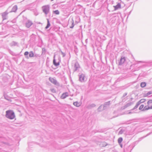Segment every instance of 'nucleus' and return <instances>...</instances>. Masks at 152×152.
<instances>
[{
  "label": "nucleus",
  "mask_w": 152,
  "mask_h": 152,
  "mask_svg": "<svg viewBox=\"0 0 152 152\" xmlns=\"http://www.w3.org/2000/svg\"><path fill=\"white\" fill-rule=\"evenodd\" d=\"M5 116L6 118L10 119H13L15 117L14 113L11 110L7 111Z\"/></svg>",
  "instance_id": "obj_1"
},
{
  "label": "nucleus",
  "mask_w": 152,
  "mask_h": 152,
  "mask_svg": "<svg viewBox=\"0 0 152 152\" xmlns=\"http://www.w3.org/2000/svg\"><path fill=\"white\" fill-rule=\"evenodd\" d=\"M42 11L45 14L47 15L49 12L50 11V6L49 5L43 6L42 7Z\"/></svg>",
  "instance_id": "obj_2"
},
{
  "label": "nucleus",
  "mask_w": 152,
  "mask_h": 152,
  "mask_svg": "<svg viewBox=\"0 0 152 152\" xmlns=\"http://www.w3.org/2000/svg\"><path fill=\"white\" fill-rule=\"evenodd\" d=\"M49 80L51 83L54 84V85L57 86H59L60 85L59 83L57 82L56 79L50 77L49 78Z\"/></svg>",
  "instance_id": "obj_3"
},
{
  "label": "nucleus",
  "mask_w": 152,
  "mask_h": 152,
  "mask_svg": "<svg viewBox=\"0 0 152 152\" xmlns=\"http://www.w3.org/2000/svg\"><path fill=\"white\" fill-rule=\"evenodd\" d=\"M33 24L32 21L30 20H28L26 23V26L28 28H29Z\"/></svg>",
  "instance_id": "obj_4"
},
{
  "label": "nucleus",
  "mask_w": 152,
  "mask_h": 152,
  "mask_svg": "<svg viewBox=\"0 0 152 152\" xmlns=\"http://www.w3.org/2000/svg\"><path fill=\"white\" fill-rule=\"evenodd\" d=\"M80 68V66L78 63L77 62H75L74 66V71L75 72L78 70Z\"/></svg>",
  "instance_id": "obj_5"
},
{
  "label": "nucleus",
  "mask_w": 152,
  "mask_h": 152,
  "mask_svg": "<svg viewBox=\"0 0 152 152\" xmlns=\"http://www.w3.org/2000/svg\"><path fill=\"white\" fill-rule=\"evenodd\" d=\"M79 80L81 82L84 81L85 75L84 74H82L79 75Z\"/></svg>",
  "instance_id": "obj_6"
},
{
  "label": "nucleus",
  "mask_w": 152,
  "mask_h": 152,
  "mask_svg": "<svg viewBox=\"0 0 152 152\" xmlns=\"http://www.w3.org/2000/svg\"><path fill=\"white\" fill-rule=\"evenodd\" d=\"M133 103L132 102H129L126 104L124 106L121 108L122 109L124 110L126 108L130 106L133 104Z\"/></svg>",
  "instance_id": "obj_7"
},
{
  "label": "nucleus",
  "mask_w": 152,
  "mask_h": 152,
  "mask_svg": "<svg viewBox=\"0 0 152 152\" xmlns=\"http://www.w3.org/2000/svg\"><path fill=\"white\" fill-rule=\"evenodd\" d=\"M125 61V57H121L119 62V65L123 64Z\"/></svg>",
  "instance_id": "obj_8"
},
{
  "label": "nucleus",
  "mask_w": 152,
  "mask_h": 152,
  "mask_svg": "<svg viewBox=\"0 0 152 152\" xmlns=\"http://www.w3.org/2000/svg\"><path fill=\"white\" fill-rule=\"evenodd\" d=\"M8 14V13L7 11H6L2 13V16L3 20L7 19L6 16Z\"/></svg>",
  "instance_id": "obj_9"
},
{
  "label": "nucleus",
  "mask_w": 152,
  "mask_h": 152,
  "mask_svg": "<svg viewBox=\"0 0 152 152\" xmlns=\"http://www.w3.org/2000/svg\"><path fill=\"white\" fill-rule=\"evenodd\" d=\"M114 8V10H116L119 9H120L121 7V4L120 3H118L116 6H113Z\"/></svg>",
  "instance_id": "obj_10"
},
{
  "label": "nucleus",
  "mask_w": 152,
  "mask_h": 152,
  "mask_svg": "<svg viewBox=\"0 0 152 152\" xmlns=\"http://www.w3.org/2000/svg\"><path fill=\"white\" fill-rule=\"evenodd\" d=\"M68 96V93L66 92L64 93H63L62 95L61 96V98L62 99H64L66 97Z\"/></svg>",
  "instance_id": "obj_11"
},
{
  "label": "nucleus",
  "mask_w": 152,
  "mask_h": 152,
  "mask_svg": "<svg viewBox=\"0 0 152 152\" xmlns=\"http://www.w3.org/2000/svg\"><path fill=\"white\" fill-rule=\"evenodd\" d=\"M55 56H54V59L53 60V64L54 65H55L56 66H58L59 65L60 62L59 61H58L57 62H56V60L55 59Z\"/></svg>",
  "instance_id": "obj_12"
},
{
  "label": "nucleus",
  "mask_w": 152,
  "mask_h": 152,
  "mask_svg": "<svg viewBox=\"0 0 152 152\" xmlns=\"http://www.w3.org/2000/svg\"><path fill=\"white\" fill-rule=\"evenodd\" d=\"M18 9L17 5H15L12 7L11 12H15Z\"/></svg>",
  "instance_id": "obj_13"
},
{
  "label": "nucleus",
  "mask_w": 152,
  "mask_h": 152,
  "mask_svg": "<svg viewBox=\"0 0 152 152\" xmlns=\"http://www.w3.org/2000/svg\"><path fill=\"white\" fill-rule=\"evenodd\" d=\"M73 104L75 106L77 107H79L80 106V104L78 102H75L73 103Z\"/></svg>",
  "instance_id": "obj_14"
},
{
  "label": "nucleus",
  "mask_w": 152,
  "mask_h": 152,
  "mask_svg": "<svg viewBox=\"0 0 152 152\" xmlns=\"http://www.w3.org/2000/svg\"><path fill=\"white\" fill-rule=\"evenodd\" d=\"M47 24L46 27H45V28L46 29H48L50 26V22L49 21V20L48 19H47Z\"/></svg>",
  "instance_id": "obj_15"
},
{
  "label": "nucleus",
  "mask_w": 152,
  "mask_h": 152,
  "mask_svg": "<svg viewBox=\"0 0 152 152\" xmlns=\"http://www.w3.org/2000/svg\"><path fill=\"white\" fill-rule=\"evenodd\" d=\"M71 23H72V26L70 27V28H73L74 26H75V24L74 23V21L73 18L72 19V20L71 21Z\"/></svg>",
  "instance_id": "obj_16"
},
{
  "label": "nucleus",
  "mask_w": 152,
  "mask_h": 152,
  "mask_svg": "<svg viewBox=\"0 0 152 152\" xmlns=\"http://www.w3.org/2000/svg\"><path fill=\"white\" fill-rule=\"evenodd\" d=\"M29 56L30 57H32L34 56V55L32 51H31L29 52Z\"/></svg>",
  "instance_id": "obj_17"
},
{
  "label": "nucleus",
  "mask_w": 152,
  "mask_h": 152,
  "mask_svg": "<svg viewBox=\"0 0 152 152\" xmlns=\"http://www.w3.org/2000/svg\"><path fill=\"white\" fill-rule=\"evenodd\" d=\"M110 104V101H108V102H105L104 104V106H103L104 109H105V107H106L107 105H109Z\"/></svg>",
  "instance_id": "obj_18"
},
{
  "label": "nucleus",
  "mask_w": 152,
  "mask_h": 152,
  "mask_svg": "<svg viewBox=\"0 0 152 152\" xmlns=\"http://www.w3.org/2000/svg\"><path fill=\"white\" fill-rule=\"evenodd\" d=\"M4 98L7 100L10 101V98L7 95H4Z\"/></svg>",
  "instance_id": "obj_19"
},
{
  "label": "nucleus",
  "mask_w": 152,
  "mask_h": 152,
  "mask_svg": "<svg viewBox=\"0 0 152 152\" xmlns=\"http://www.w3.org/2000/svg\"><path fill=\"white\" fill-rule=\"evenodd\" d=\"M29 53L28 51L25 52L24 53V55L25 56V57L27 59L29 58V57L28 56Z\"/></svg>",
  "instance_id": "obj_20"
},
{
  "label": "nucleus",
  "mask_w": 152,
  "mask_h": 152,
  "mask_svg": "<svg viewBox=\"0 0 152 152\" xmlns=\"http://www.w3.org/2000/svg\"><path fill=\"white\" fill-rule=\"evenodd\" d=\"M146 85V83L145 82H142L140 84V86L141 87L143 88L145 87Z\"/></svg>",
  "instance_id": "obj_21"
},
{
  "label": "nucleus",
  "mask_w": 152,
  "mask_h": 152,
  "mask_svg": "<svg viewBox=\"0 0 152 152\" xmlns=\"http://www.w3.org/2000/svg\"><path fill=\"white\" fill-rule=\"evenodd\" d=\"M152 94V92L151 91H149L147 93L145 94L144 95L145 97L147 96L148 95Z\"/></svg>",
  "instance_id": "obj_22"
},
{
  "label": "nucleus",
  "mask_w": 152,
  "mask_h": 152,
  "mask_svg": "<svg viewBox=\"0 0 152 152\" xmlns=\"http://www.w3.org/2000/svg\"><path fill=\"white\" fill-rule=\"evenodd\" d=\"M145 99H142L138 102L137 103H139V104H140L145 102Z\"/></svg>",
  "instance_id": "obj_23"
},
{
  "label": "nucleus",
  "mask_w": 152,
  "mask_h": 152,
  "mask_svg": "<svg viewBox=\"0 0 152 152\" xmlns=\"http://www.w3.org/2000/svg\"><path fill=\"white\" fill-rule=\"evenodd\" d=\"M123 140V139L122 137H119L118 139V142L119 144Z\"/></svg>",
  "instance_id": "obj_24"
},
{
  "label": "nucleus",
  "mask_w": 152,
  "mask_h": 152,
  "mask_svg": "<svg viewBox=\"0 0 152 152\" xmlns=\"http://www.w3.org/2000/svg\"><path fill=\"white\" fill-rule=\"evenodd\" d=\"M139 105H140L139 103L137 102V103L136 105L134 106V107L132 109V110H134L136 109V108H137Z\"/></svg>",
  "instance_id": "obj_25"
},
{
  "label": "nucleus",
  "mask_w": 152,
  "mask_h": 152,
  "mask_svg": "<svg viewBox=\"0 0 152 152\" xmlns=\"http://www.w3.org/2000/svg\"><path fill=\"white\" fill-rule=\"evenodd\" d=\"M102 105H101L100 106L98 109V111H101L103 109H101L102 107Z\"/></svg>",
  "instance_id": "obj_26"
},
{
  "label": "nucleus",
  "mask_w": 152,
  "mask_h": 152,
  "mask_svg": "<svg viewBox=\"0 0 152 152\" xmlns=\"http://www.w3.org/2000/svg\"><path fill=\"white\" fill-rule=\"evenodd\" d=\"M54 13L56 15H58L59 14V12L58 10H56L53 11Z\"/></svg>",
  "instance_id": "obj_27"
},
{
  "label": "nucleus",
  "mask_w": 152,
  "mask_h": 152,
  "mask_svg": "<svg viewBox=\"0 0 152 152\" xmlns=\"http://www.w3.org/2000/svg\"><path fill=\"white\" fill-rule=\"evenodd\" d=\"M149 109H150V108H149V106H145L144 107V108H143V110H147Z\"/></svg>",
  "instance_id": "obj_28"
},
{
  "label": "nucleus",
  "mask_w": 152,
  "mask_h": 152,
  "mask_svg": "<svg viewBox=\"0 0 152 152\" xmlns=\"http://www.w3.org/2000/svg\"><path fill=\"white\" fill-rule=\"evenodd\" d=\"M17 43L15 42H13L12 43V45H14V46H15L17 45Z\"/></svg>",
  "instance_id": "obj_29"
},
{
  "label": "nucleus",
  "mask_w": 152,
  "mask_h": 152,
  "mask_svg": "<svg viewBox=\"0 0 152 152\" xmlns=\"http://www.w3.org/2000/svg\"><path fill=\"white\" fill-rule=\"evenodd\" d=\"M144 107V105H143V104L141 105L139 108V109L140 110H142L143 108Z\"/></svg>",
  "instance_id": "obj_30"
},
{
  "label": "nucleus",
  "mask_w": 152,
  "mask_h": 152,
  "mask_svg": "<svg viewBox=\"0 0 152 152\" xmlns=\"http://www.w3.org/2000/svg\"><path fill=\"white\" fill-rule=\"evenodd\" d=\"M50 91H51V92L53 93H56V91L55 90L54 88H51L50 89Z\"/></svg>",
  "instance_id": "obj_31"
},
{
  "label": "nucleus",
  "mask_w": 152,
  "mask_h": 152,
  "mask_svg": "<svg viewBox=\"0 0 152 152\" xmlns=\"http://www.w3.org/2000/svg\"><path fill=\"white\" fill-rule=\"evenodd\" d=\"M96 106V105L94 104H92L89 105V106H90V107H94Z\"/></svg>",
  "instance_id": "obj_32"
},
{
  "label": "nucleus",
  "mask_w": 152,
  "mask_h": 152,
  "mask_svg": "<svg viewBox=\"0 0 152 152\" xmlns=\"http://www.w3.org/2000/svg\"><path fill=\"white\" fill-rule=\"evenodd\" d=\"M147 103L148 104H151L152 103V100L151 99L149 100L147 102Z\"/></svg>",
  "instance_id": "obj_33"
},
{
  "label": "nucleus",
  "mask_w": 152,
  "mask_h": 152,
  "mask_svg": "<svg viewBox=\"0 0 152 152\" xmlns=\"http://www.w3.org/2000/svg\"><path fill=\"white\" fill-rule=\"evenodd\" d=\"M151 133H148V134H147V135H146V136H145V137H142V138H141V139H143L144 138V137H147V136H148V135H150V134H151Z\"/></svg>",
  "instance_id": "obj_34"
},
{
  "label": "nucleus",
  "mask_w": 152,
  "mask_h": 152,
  "mask_svg": "<svg viewBox=\"0 0 152 152\" xmlns=\"http://www.w3.org/2000/svg\"><path fill=\"white\" fill-rule=\"evenodd\" d=\"M61 54L63 55V56L64 57L65 56V54L62 51H61Z\"/></svg>",
  "instance_id": "obj_35"
},
{
  "label": "nucleus",
  "mask_w": 152,
  "mask_h": 152,
  "mask_svg": "<svg viewBox=\"0 0 152 152\" xmlns=\"http://www.w3.org/2000/svg\"><path fill=\"white\" fill-rule=\"evenodd\" d=\"M123 132V131L122 130H120L119 132V134H122Z\"/></svg>",
  "instance_id": "obj_36"
},
{
  "label": "nucleus",
  "mask_w": 152,
  "mask_h": 152,
  "mask_svg": "<svg viewBox=\"0 0 152 152\" xmlns=\"http://www.w3.org/2000/svg\"><path fill=\"white\" fill-rule=\"evenodd\" d=\"M127 94V93H124V95H123V96H124V97L125 96H126V95Z\"/></svg>",
  "instance_id": "obj_37"
},
{
  "label": "nucleus",
  "mask_w": 152,
  "mask_h": 152,
  "mask_svg": "<svg viewBox=\"0 0 152 152\" xmlns=\"http://www.w3.org/2000/svg\"><path fill=\"white\" fill-rule=\"evenodd\" d=\"M102 144H104V146H106V144L105 142H103Z\"/></svg>",
  "instance_id": "obj_38"
},
{
  "label": "nucleus",
  "mask_w": 152,
  "mask_h": 152,
  "mask_svg": "<svg viewBox=\"0 0 152 152\" xmlns=\"http://www.w3.org/2000/svg\"><path fill=\"white\" fill-rule=\"evenodd\" d=\"M150 109H152V106L149 107Z\"/></svg>",
  "instance_id": "obj_39"
},
{
  "label": "nucleus",
  "mask_w": 152,
  "mask_h": 152,
  "mask_svg": "<svg viewBox=\"0 0 152 152\" xmlns=\"http://www.w3.org/2000/svg\"><path fill=\"white\" fill-rule=\"evenodd\" d=\"M75 23H78V22H77V21H76Z\"/></svg>",
  "instance_id": "obj_40"
},
{
  "label": "nucleus",
  "mask_w": 152,
  "mask_h": 152,
  "mask_svg": "<svg viewBox=\"0 0 152 152\" xmlns=\"http://www.w3.org/2000/svg\"><path fill=\"white\" fill-rule=\"evenodd\" d=\"M131 113V112H130L129 113V114H130V113Z\"/></svg>",
  "instance_id": "obj_41"
},
{
  "label": "nucleus",
  "mask_w": 152,
  "mask_h": 152,
  "mask_svg": "<svg viewBox=\"0 0 152 152\" xmlns=\"http://www.w3.org/2000/svg\"><path fill=\"white\" fill-rule=\"evenodd\" d=\"M122 145H121V147H122Z\"/></svg>",
  "instance_id": "obj_42"
},
{
  "label": "nucleus",
  "mask_w": 152,
  "mask_h": 152,
  "mask_svg": "<svg viewBox=\"0 0 152 152\" xmlns=\"http://www.w3.org/2000/svg\"><path fill=\"white\" fill-rule=\"evenodd\" d=\"M34 56H37V55H35Z\"/></svg>",
  "instance_id": "obj_43"
},
{
  "label": "nucleus",
  "mask_w": 152,
  "mask_h": 152,
  "mask_svg": "<svg viewBox=\"0 0 152 152\" xmlns=\"http://www.w3.org/2000/svg\"><path fill=\"white\" fill-rule=\"evenodd\" d=\"M51 0V1H53L54 0Z\"/></svg>",
  "instance_id": "obj_44"
}]
</instances>
